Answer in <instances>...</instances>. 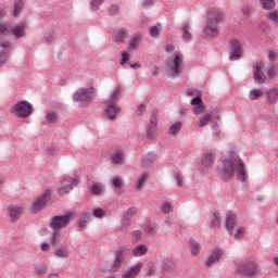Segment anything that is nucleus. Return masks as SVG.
<instances>
[{
	"instance_id": "f257e3e1",
	"label": "nucleus",
	"mask_w": 278,
	"mask_h": 278,
	"mask_svg": "<svg viewBox=\"0 0 278 278\" xmlns=\"http://www.w3.org/2000/svg\"><path fill=\"white\" fill-rule=\"evenodd\" d=\"M217 170L224 181L232 179V177L236 176V173L238 181H247V170L244 169V163H242V160L240 159L223 156L219 160Z\"/></svg>"
},
{
	"instance_id": "f03ea898",
	"label": "nucleus",
	"mask_w": 278,
	"mask_h": 278,
	"mask_svg": "<svg viewBox=\"0 0 278 278\" xmlns=\"http://www.w3.org/2000/svg\"><path fill=\"white\" fill-rule=\"evenodd\" d=\"M225 18V13L220 10L212 9L207 13L206 24L203 28L206 38H214L218 36V23Z\"/></svg>"
},
{
	"instance_id": "7ed1b4c3",
	"label": "nucleus",
	"mask_w": 278,
	"mask_h": 278,
	"mask_svg": "<svg viewBox=\"0 0 278 278\" xmlns=\"http://www.w3.org/2000/svg\"><path fill=\"white\" fill-rule=\"evenodd\" d=\"M237 273L243 278L257 277L262 273V267H260L255 260L248 258L238 265Z\"/></svg>"
},
{
	"instance_id": "20e7f679",
	"label": "nucleus",
	"mask_w": 278,
	"mask_h": 278,
	"mask_svg": "<svg viewBox=\"0 0 278 278\" xmlns=\"http://www.w3.org/2000/svg\"><path fill=\"white\" fill-rule=\"evenodd\" d=\"M12 34V27L8 24L0 23V64L8 62V49H11L12 43L5 40Z\"/></svg>"
},
{
	"instance_id": "39448f33",
	"label": "nucleus",
	"mask_w": 278,
	"mask_h": 278,
	"mask_svg": "<svg viewBox=\"0 0 278 278\" xmlns=\"http://www.w3.org/2000/svg\"><path fill=\"white\" fill-rule=\"evenodd\" d=\"M76 216L77 213H75V211H70L65 215H56L51 217L49 225L53 231H60V229L68 227V225L75 220Z\"/></svg>"
},
{
	"instance_id": "423d86ee",
	"label": "nucleus",
	"mask_w": 278,
	"mask_h": 278,
	"mask_svg": "<svg viewBox=\"0 0 278 278\" xmlns=\"http://www.w3.org/2000/svg\"><path fill=\"white\" fill-rule=\"evenodd\" d=\"M184 71V54L176 52L167 63V73L172 77H177Z\"/></svg>"
},
{
	"instance_id": "0eeeda50",
	"label": "nucleus",
	"mask_w": 278,
	"mask_h": 278,
	"mask_svg": "<svg viewBox=\"0 0 278 278\" xmlns=\"http://www.w3.org/2000/svg\"><path fill=\"white\" fill-rule=\"evenodd\" d=\"M11 112L14 116H17V118H27V116H31L34 105L28 101H20L12 106Z\"/></svg>"
},
{
	"instance_id": "6e6552de",
	"label": "nucleus",
	"mask_w": 278,
	"mask_h": 278,
	"mask_svg": "<svg viewBox=\"0 0 278 278\" xmlns=\"http://www.w3.org/2000/svg\"><path fill=\"white\" fill-rule=\"evenodd\" d=\"M214 121H220V111L213 110L202 115L195 123V127H198V129H203V127H207V125H210V123H214Z\"/></svg>"
},
{
	"instance_id": "1a4fd4ad",
	"label": "nucleus",
	"mask_w": 278,
	"mask_h": 278,
	"mask_svg": "<svg viewBox=\"0 0 278 278\" xmlns=\"http://www.w3.org/2000/svg\"><path fill=\"white\" fill-rule=\"evenodd\" d=\"M92 88H79L73 94V101L76 103H92Z\"/></svg>"
},
{
	"instance_id": "9d476101",
	"label": "nucleus",
	"mask_w": 278,
	"mask_h": 278,
	"mask_svg": "<svg viewBox=\"0 0 278 278\" xmlns=\"http://www.w3.org/2000/svg\"><path fill=\"white\" fill-rule=\"evenodd\" d=\"M119 112L121 106L113 100H106L104 102V116L109 118V121H114Z\"/></svg>"
},
{
	"instance_id": "9b49d317",
	"label": "nucleus",
	"mask_w": 278,
	"mask_h": 278,
	"mask_svg": "<svg viewBox=\"0 0 278 278\" xmlns=\"http://www.w3.org/2000/svg\"><path fill=\"white\" fill-rule=\"evenodd\" d=\"M264 68H266V63H264L262 61L256 62L253 65L254 80L257 84H266V74H264Z\"/></svg>"
},
{
	"instance_id": "f8f14e48",
	"label": "nucleus",
	"mask_w": 278,
	"mask_h": 278,
	"mask_svg": "<svg viewBox=\"0 0 278 278\" xmlns=\"http://www.w3.org/2000/svg\"><path fill=\"white\" fill-rule=\"evenodd\" d=\"M49 199H50L49 192H45L40 197L36 198L30 207L33 214H38V212H40L42 207L47 205V203L49 202Z\"/></svg>"
},
{
	"instance_id": "ddd939ff",
	"label": "nucleus",
	"mask_w": 278,
	"mask_h": 278,
	"mask_svg": "<svg viewBox=\"0 0 278 278\" xmlns=\"http://www.w3.org/2000/svg\"><path fill=\"white\" fill-rule=\"evenodd\" d=\"M75 186H77V179L72 178V177H65L60 185L59 188V194H61V197H63V194H68V192L71 190H73V188H75Z\"/></svg>"
},
{
	"instance_id": "4468645a",
	"label": "nucleus",
	"mask_w": 278,
	"mask_h": 278,
	"mask_svg": "<svg viewBox=\"0 0 278 278\" xmlns=\"http://www.w3.org/2000/svg\"><path fill=\"white\" fill-rule=\"evenodd\" d=\"M138 210L134 206L129 207L125 215L123 216L122 223L123 226L119 228L121 231H123L125 233V231H127V227H129L131 225V218H134V216H136Z\"/></svg>"
},
{
	"instance_id": "2eb2a0df",
	"label": "nucleus",
	"mask_w": 278,
	"mask_h": 278,
	"mask_svg": "<svg viewBox=\"0 0 278 278\" xmlns=\"http://www.w3.org/2000/svg\"><path fill=\"white\" fill-rule=\"evenodd\" d=\"M230 49L232 52L229 55V60L236 61L242 58V43L238 39H233L230 42Z\"/></svg>"
},
{
	"instance_id": "dca6fc26",
	"label": "nucleus",
	"mask_w": 278,
	"mask_h": 278,
	"mask_svg": "<svg viewBox=\"0 0 278 278\" xmlns=\"http://www.w3.org/2000/svg\"><path fill=\"white\" fill-rule=\"evenodd\" d=\"M220 260H223V250L214 249L206 261V266L210 268L214 266V264H218Z\"/></svg>"
},
{
	"instance_id": "f3484780",
	"label": "nucleus",
	"mask_w": 278,
	"mask_h": 278,
	"mask_svg": "<svg viewBox=\"0 0 278 278\" xmlns=\"http://www.w3.org/2000/svg\"><path fill=\"white\" fill-rule=\"evenodd\" d=\"M147 134L149 138H155V136H157V116L155 112L153 113L150 124L148 125Z\"/></svg>"
},
{
	"instance_id": "a211bd4d",
	"label": "nucleus",
	"mask_w": 278,
	"mask_h": 278,
	"mask_svg": "<svg viewBox=\"0 0 278 278\" xmlns=\"http://www.w3.org/2000/svg\"><path fill=\"white\" fill-rule=\"evenodd\" d=\"M214 162H216V153L212 151L206 152L202 157V166H204V168H212Z\"/></svg>"
},
{
	"instance_id": "6ab92c4d",
	"label": "nucleus",
	"mask_w": 278,
	"mask_h": 278,
	"mask_svg": "<svg viewBox=\"0 0 278 278\" xmlns=\"http://www.w3.org/2000/svg\"><path fill=\"white\" fill-rule=\"evenodd\" d=\"M141 270L142 263H137L124 273L123 278H136Z\"/></svg>"
},
{
	"instance_id": "aec40b11",
	"label": "nucleus",
	"mask_w": 278,
	"mask_h": 278,
	"mask_svg": "<svg viewBox=\"0 0 278 278\" xmlns=\"http://www.w3.org/2000/svg\"><path fill=\"white\" fill-rule=\"evenodd\" d=\"M129 37V34L125 29H117L114 31L113 38L117 45H123Z\"/></svg>"
},
{
	"instance_id": "412c9836",
	"label": "nucleus",
	"mask_w": 278,
	"mask_h": 278,
	"mask_svg": "<svg viewBox=\"0 0 278 278\" xmlns=\"http://www.w3.org/2000/svg\"><path fill=\"white\" fill-rule=\"evenodd\" d=\"M21 214H23V207L22 206H10L9 207V215L12 223H16L18 218H21Z\"/></svg>"
},
{
	"instance_id": "4be33fe9",
	"label": "nucleus",
	"mask_w": 278,
	"mask_h": 278,
	"mask_svg": "<svg viewBox=\"0 0 278 278\" xmlns=\"http://www.w3.org/2000/svg\"><path fill=\"white\" fill-rule=\"evenodd\" d=\"M54 255L61 260H66V257H71V249L68 245L63 244L55 250Z\"/></svg>"
},
{
	"instance_id": "5701e85b",
	"label": "nucleus",
	"mask_w": 278,
	"mask_h": 278,
	"mask_svg": "<svg viewBox=\"0 0 278 278\" xmlns=\"http://www.w3.org/2000/svg\"><path fill=\"white\" fill-rule=\"evenodd\" d=\"M124 262H125V252L123 250H121L116 253V257H115L114 264L112 266V269L114 270V273H116L118 270V268H121V266H123Z\"/></svg>"
},
{
	"instance_id": "b1692460",
	"label": "nucleus",
	"mask_w": 278,
	"mask_h": 278,
	"mask_svg": "<svg viewBox=\"0 0 278 278\" xmlns=\"http://www.w3.org/2000/svg\"><path fill=\"white\" fill-rule=\"evenodd\" d=\"M149 253V245L147 244H139L132 250V255L135 257H142L143 255H147Z\"/></svg>"
},
{
	"instance_id": "393cba45",
	"label": "nucleus",
	"mask_w": 278,
	"mask_h": 278,
	"mask_svg": "<svg viewBox=\"0 0 278 278\" xmlns=\"http://www.w3.org/2000/svg\"><path fill=\"white\" fill-rule=\"evenodd\" d=\"M267 103L275 105L278 101V88H273L266 92Z\"/></svg>"
},
{
	"instance_id": "a878e982",
	"label": "nucleus",
	"mask_w": 278,
	"mask_h": 278,
	"mask_svg": "<svg viewBox=\"0 0 278 278\" xmlns=\"http://www.w3.org/2000/svg\"><path fill=\"white\" fill-rule=\"evenodd\" d=\"M11 34L18 40V38H23L25 36V24H20L11 27Z\"/></svg>"
},
{
	"instance_id": "bb28decb",
	"label": "nucleus",
	"mask_w": 278,
	"mask_h": 278,
	"mask_svg": "<svg viewBox=\"0 0 278 278\" xmlns=\"http://www.w3.org/2000/svg\"><path fill=\"white\" fill-rule=\"evenodd\" d=\"M89 190H90V192H92V194L99 195V194H103V192H105V187L101 182H93L89 187Z\"/></svg>"
},
{
	"instance_id": "cd10ccee",
	"label": "nucleus",
	"mask_w": 278,
	"mask_h": 278,
	"mask_svg": "<svg viewBox=\"0 0 278 278\" xmlns=\"http://www.w3.org/2000/svg\"><path fill=\"white\" fill-rule=\"evenodd\" d=\"M264 97V90L260 88L252 89L249 93L250 101H257L258 99H262Z\"/></svg>"
},
{
	"instance_id": "c85d7f7f",
	"label": "nucleus",
	"mask_w": 278,
	"mask_h": 278,
	"mask_svg": "<svg viewBox=\"0 0 278 278\" xmlns=\"http://www.w3.org/2000/svg\"><path fill=\"white\" fill-rule=\"evenodd\" d=\"M141 40H142V36L132 37V39L128 46V51H136L138 49V47H140Z\"/></svg>"
},
{
	"instance_id": "c756f323",
	"label": "nucleus",
	"mask_w": 278,
	"mask_h": 278,
	"mask_svg": "<svg viewBox=\"0 0 278 278\" xmlns=\"http://www.w3.org/2000/svg\"><path fill=\"white\" fill-rule=\"evenodd\" d=\"M88 223H90V213H84L81 218L78 220L79 229H86V227H88Z\"/></svg>"
},
{
	"instance_id": "7c9ffc66",
	"label": "nucleus",
	"mask_w": 278,
	"mask_h": 278,
	"mask_svg": "<svg viewBox=\"0 0 278 278\" xmlns=\"http://www.w3.org/2000/svg\"><path fill=\"white\" fill-rule=\"evenodd\" d=\"M112 186L115 190H121L125 187V180H123V177L121 176H115L112 178Z\"/></svg>"
},
{
	"instance_id": "2f4dec72",
	"label": "nucleus",
	"mask_w": 278,
	"mask_h": 278,
	"mask_svg": "<svg viewBox=\"0 0 278 278\" xmlns=\"http://www.w3.org/2000/svg\"><path fill=\"white\" fill-rule=\"evenodd\" d=\"M236 225H238L236 217L232 215H228L226 218V228L228 229V231H233Z\"/></svg>"
},
{
	"instance_id": "473e14b6",
	"label": "nucleus",
	"mask_w": 278,
	"mask_h": 278,
	"mask_svg": "<svg viewBox=\"0 0 278 278\" xmlns=\"http://www.w3.org/2000/svg\"><path fill=\"white\" fill-rule=\"evenodd\" d=\"M211 229H218L220 227V213H214L210 224Z\"/></svg>"
},
{
	"instance_id": "72a5a7b5",
	"label": "nucleus",
	"mask_w": 278,
	"mask_h": 278,
	"mask_svg": "<svg viewBox=\"0 0 278 278\" xmlns=\"http://www.w3.org/2000/svg\"><path fill=\"white\" fill-rule=\"evenodd\" d=\"M190 251H191L192 255H194V256L199 255V253H201V243H199L195 240H191L190 241Z\"/></svg>"
},
{
	"instance_id": "f704fd0d",
	"label": "nucleus",
	"mask_w": 278,
	"mask_h": 278,
	"mask_svg": "<svg viewBox=\"0 0 278 278\" xmlns=\"http://www.w3.org/2000/svg\"><path fill=\"white\" fill-rule=\"evenodd\" d=\"M182 127H184V124L181 122H178L169 127L168 134L170 136H177V134L181 131Z\"/></svg>"
},
{
	"instance_id": "c9c22d12",
	"label": "nucleus",
	"mask_w": 278,
	"mask_h": 278,
	"mask_svg": "<svg viewBox=\"0 0 278 278\" xmlns=\"http://www.w3.org/2000/svg\"><path fill=\"white\" fill-rule=\"evenodd\" d=\"M61 240H62V232H60L59 230H54L51 238V245L58 247Z\"/></svg>"
},
{
	"instance_id": "e433bc0d",
	"label": "nucleus",
	"mask_w": 278,
	"mask_h": 278,
	"mask_svg": "<svg viewBox=\"0 0 278 278\" xmlns=\"http://www.w3.org/2000/svg\"><path fill=\"white\" fill-rule=\"evenodd\" d=\"M148 179H149V174H142L137 182V186H136L137 190H142Z\"/></svg>"
},
{
	"instance_id": "4c0bfd02",
	"label": "nucleus",
	"mask_w": 278,
	"mask_h": 278,
	"mask_svg": "<svg viewBox=\"0 0 278 278\" xmlns=\"http://www.w3.org/2000/svg\"><path fill=\"white\" fill-rule=\"evenodd\" d=\"M48 270H49V269L47 268V265H38V266L36 267L35 273H36V275H38L39 277H45V275H47Z\"/></svg>"
},
{
	"instance_id": "58836bf2",
	"label": "nucleus",
	"mask_w": 278,
	"mask_h": 278,
	"mask_svg": "<svg viewBox=\"0 0 278 278\" xmlns=\"http://www.w3.org/2000/svg\"><path fill=\"white\" fill-rule=\"evenodd\" d=\"M174 210V206L170 202H164L162 205H161V211L164 213V214H170V212H173Z\"/></svg>"
},
{
	"instance_id": "ea45409f",
	"label": "nucleus",
	"mask_w": 278,
	"mask_h": 278,
	"mask_svg": "<svg viewBox=\"0 0 278 278\" xmlns=\"http://www.w3.org/2000/svg\"><path fill=\"white\" fill-rule=\"evenodd\" d=\"M123 156H124L123 152L116 151L112 157V162L114 164H123Z\"/></svg>"
},
{
	"instance_id": "a19ab883",
	"label": "nucleus",
	"mask_w": 278,
	"mask_h": 278,
	"mask_svg": "<svg viewBox=\"0 0 278 278\" xmlns=\"http://www.w3.org/2000/svg\"><path fill=\"white\" fill-rule=\"evenodd\" d=\"M247 233V228L239 227L235 232L236 240H242Z\"/></svg>"
},
{
	"instance_id": "79ce46f5",
	"label": "nucleus",
	"mask_w": 278,
	"mask_h": 278,
	"mask_svg": "<svg viewBox=\"0 0 278 278\" xmlns=\"http://www.w3.org/2000/svg\"><path fill=\"white\" fill-rule=\"evenodd\" d=\"M264 10H273L275 8V0H261Z\"/></svg>"
},
{
	"instance_id": "37998d69",
	"label": "nucleus",
	"mask_w": 278,
	"mask_h": 278,
	"mask_svg": "<svg viewBox=\"0 0 278 278\" xmlns=\"http://www.w3.org/2000/svg\"><path fill=\"white\" fill-rule=\"evenodd\" d=\"M160 27L161 25H155L149 29L151 38H157V36H160Z\"/></svg>"
},
{
	"instance_id": "c03bdc74",
	"label": "nucleus",
	"mask_w": 278,
	"mask_h": 278,
	"mask_svg": "<svg viewBox=\"0 0 278 278\" xmlns=\"http://www.w3.org/2000/svg\"><path fill=\"white\" fill-rule=\"evenodd\" d=\"M182 29H184V35H182L184 40H187V41L190 40L192 36L190 34V24H185Z\"/></svg>"
},
{
	"instance_id": "a18cd8bd",
	"label": "nucleus",
	"mask_w": 278,
	"mask_h": 278,
	"mask_svg": "<svg viewBox=\"0 0 278 278\" xmlns=\"http://www.w3.org/2000/svg\"><path fill=\"white\" fill-rule=\"evenodd\" d=\"M122 92H123V90L121 89V87H117L111 94V99L109 101H114V103H116V101H118V97H121Z\"/></svg>"
},
{
	"instance_id": "49530a36",
	"label": "nucleus",
	"mask_w": 278,
	"mask_h": 278,
	"mask_svg": "<svg viewBox=\"0 0 278 278\" xmlns=\"http://www.w3.org/2000/svg\"><path fill=\"white\" fill-rule=\"evenodd\" d=\"M193 114H197L198 116L201 114H205V105H203L202 103L193 106Z\"/></svg>"
},
{
	"instance_id": "de8ad7c7",
	"label": "nucleus",
	"mask_w": 278,
	"mask_h": 278,
	"mask_svg": "<svg viewBox=\"0 0 278 278\" xmlns=\"http://www.w3.org/2000/svg\"><path fill=\"white\" fill-rule=\"evenodd\" d=\"M201 104H203V93H200L199 96H195L191 100V105H193V106L201 105Z\"/></svg>"
},
{
	"instance_id": "09e8293b",
	"label": "nucleus",
	"mask_w": 278,
	"mask_h": 278,
	"mask_svg": "<svg viewBox=\"0 0 278 278\" xmlns=\"http://www.w3.org/2000/svg\"><path fill=\"white\" fill-rule=\"evenodd\" d=\"M21 12H23V2L17 1L14 4V16H18V14H21Z\"/></svg>"
},
{
	"instance_id": "8fccbe9b",
	"label": "nucleus",
	"mask_w": 278,
	"mask_h": 278,
	"mask_svg": "<svg viewBox=\"0 0 278 278\" xmlns=\"http://www.w3.org/2000/svg\"><path fill=\"white\" fill-rule=\"evenodd\" d=\"M267 76L269 77V79H275V77H277V68L275 66H269L267 70Z\"/></svg>"
},
{
	"instance_id": "3c124183",
	"label": "nucleus",
	"mask_w": 278,
	"mask_h": 278,
	"mask_svg": "<svg viewBox=\"0 0 278 278\" xmlns=\"http://www.w3.org/2000/svg\"><path fill=\"white\" fill-rule=\"evenodd\" d=\"M93 216H96V218H104V216H106L105 210L103 208L93 210Z\"/></svg>"
},
{
	"instance_id": "603ef678",
	"label": "nucleus",
	"mask_w": 278,
	"mask_h": 278,
	"mask_svg": "<svg viewBox=\"0 0 278 278\" xmlns=\"http://www.w3.org/2000/svg\"><path fill=\"white\" fill-rule=\"evenodd\" d=\"M268 18L278 25V11H271L268 13Z\"/></svg>"
},
{
	"instance_id": "864d4df0",
	"label": "nucleus",
	"mask_w": 278,
	"mask_h": 278,
	"mask_svg": "<svg viewBox=\"0 0 278 278\" xmlns=\"http://www.w3.org/2000/svg\"><path fill=\"white\" fill-rule=\"evenodd\" d=\"M144 112H147V105L144 103L139 104L136 111L137 116H142Z\"/></svg>"
},
{
	"instance_id": "5fc2aeb1",
	"label": "nucleus",
	"mask_w": 278,
	"mask_h": 278,
	"mask_svg": "<svg viewBox=\"0 0 278 278\" xmlns=\"http://www.w3.org/2000/svg\"><path fill=\"white\" fill-rule=\"evenodd\" d=\"M46 118L48 123H55L58 121V114H55L54 112L48 113L46 115Z\"/></svg>"
},
{
	"instance_id": "6e6d98bb",
	"label": "nucleus",
	"mask_w": 278,
	"mask_h": 278,
	"mask_svg": "<svg viewBox=\"0 0 278 278\" xmlns=\"http://www.w3.org/2000/svg\"><path fill=\"white\" fill-rule=\"evenodd\" d=\"M103 4V0H91V10H99Z\"/></svg>"
},
{
	"instance_id": "4d7b16f0",
	"label": "nucleus",
	"mask_w": 278,
	"mask_h": 278,
	"mask_svg": "<svg viewBox=\"0 0 278 278\" xmlns=\"http://www.w3.org/2000/svg\"><path fill=\"white\" fill-rule=\"evenodd\" d=\"M174 177H175V179H176V181H177V186H178L179 188H181V187L184 186V184H182V181H184V176H181V174H179V173H175V174H174Z\"/></svg>"
},
{
	"instance_id": "13d9d810",
	"label": "nucleus",
	"mask_w": 278,
	"mask_h": 278,
	"mask_svg": "<svg viewBox=\"0 0 278 278\" xmlns=\"http://www.w3.org/2000/svg\"><path fill=\"white\" fill-rule=\"evenodd\" d=\"M127 62H129V53L122 52V60H121L119 64L123 66V65L127 64Z\"/></svg>"
},
{
	"instance_id": "bf43d9fd",
	"label": "nucleus",
	"mask_w": 278,
	"mask_h": 278,
	"mask_svg": "<svg viewBox=\"0 0 278 278\" xmlns=\"http://www.w3.org/2000/svg\"><path fill=\"white\" fill-rule=\"evenodd\" d=\"M187 94L188 97H199V94H201V91H199V89H188Z\"/></svg>"
},
{
	"instance_id": "052dcab7",
	"label": "nucleus",
	"mask_w": 278,
	"mask_h": 278,
	"mask_svg": "<svg viewBox=\"0 0 278 278\" xmlns=\"http://www.w3.org/2000/svg\"><path fill=\"white\" fill-rule=\"evenodd\" d=\"M146 232L151 233V236H155V233H157V228H155L153 226H147L146 227Z\"/></svg>"
},
{
	"instance_id": "680f3d73",
	"label": "nucleus",
	"mask_w": 278,
	"mask_h": 278,
	"mask_svg": "<svg viewBox=\"0 0 278 278\" xmlns=\"http://www.w3.org/2000/svg\"><path fill=\"white\" fill-rule=\"evenodd\" d=\"M121 8H118V5H112L111 9H110V14L112 16H116V14H118Z\"/></svg>"
},
{
	"instance_id": "e2e57ef3",
	"label": "nucleus",
	"mask_w": 278,
	"mask_h": 278,
	"mask_svg": "<svg viewBox=\"0 0 278 278\" xmlns=\"http://www.w3.org/2000/svg\"><path fill=\"white\" fill-rule=\"evenodd\" d=\"M41 251H43L45 253H47L48 251H51V244L42 243L41 244Z\"/></svg>"
},
{
	"instance_id": "0e129e2a",
	"label": "nucleus",
	"mask_w": 278,
	"mask_h": 278,
	"mask_svg": "<svg viewBox=\"0 0 278 278\" xmlns=\"http://www.w3.org/2000/svg\"><path fill=\"white\" fill-rule=\"evenodd\" d=\"M165 51L167 53H173V51H175V46H173L170 43L165 45Z\"/></svg>"
},
{
	"instance_id": "69168bd1",
	"label": "nucleus",
	"mask_w": 278,
	"mask_h": 278,
	"mask_svg": "<svg viewBox=\"0 0 278 278\" xmlns=\"http://www.w3.org/2000/svg\"><path fill=\"white\" fill-rule=\"evenodd\" d=\"M268 58L271 62H275V60L277 59V52L270 51Z\"/></svg>"
},
{
	"instance_id": "338daca9",
	"label": "nucleus",
	"mask_w": 278,
	"mask_h": 278,
	"mask_svg": "<svg viewBox=\"0 0 278 278\" xmlns=\"http://www.w3.org/2000/svg\"><path fill=\"white\" fill-rule=\"evenodd\" d=\"M151 5H153V0H143L144 8H151Z\"/></svg>"
},
{
	"instance_id": "774afa93",
	"label": "nucleus",
	"mask_w": 278,
	"mask_h": 278,
	"mask_svg": "<svg viewBox=\"0 0 278 278\" xmlns=\"http://www.w3.org/2000/svg\"><path fill=\"white\" fill-rule=\"evenodd\" d=\"M48 278H60V275L58 274H50Z\"/></svg>"
}]
</instances>
